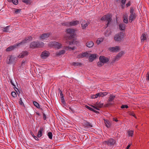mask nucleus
<instances>
[{"mask_svg": "<svg viewBox=\"0 0 149 149\" xmlns=\"http://www.w3.org/2000/svg\"><path fill=\"white\" fill-rule=\"evenodd\" d=\"M59 93L60 94V96H61V98H63V95L62 93V92L61 91L60 89H59Z\"/></svg>", "mask_w": 149, "mask_h": 149, "instance_id": "nucleus-49", "label": "nucleus"}, {"mask_svg": "<svg viewBox=\"0 0 149 149\" xmlns=\"http://www.w3.org/2000/svg\"><path fill=\"white\" fill-rule=\"evenodd\" d=\"M95 97L96 98H97L98 97H100V93H97L95 95Z\"/></svg>", "mask_w": 149, "mask_h": 149, "instance_id": "nucleus-57", "label": "nucleus"}, {"mask_svg": "<svg viewBox=\"0 0 149 149\" xmlns=\"http://www.w3.org/2000/svg\"><path fill=\"white\" fill-rule=\"evenodd\" d=\"M104 64L103 63H102L100 61L97 63V65L99 67H101Z\"/></svg>", "mask_w": 149, "mask_h": 149, "instance_id": "nucleus-40", "label": "nucleus"}, {"mask_svg": "<svg viewBox=\"0 0 149 149\" xmlns=\"http://www.w3.org/2000/svg\"><path fill=\"white\" fill-rule=\"evenodd\" d=\"M42 113L43 115V119L44 120H46L47 119L46 115L45 114L44 112H42Z\"/></svg>", "mask_w": 149, "mask_h": 149, "instance_id": "nucleus-51", "label": "nucleus"}, {"mask_svg": "<svg viewBox=\"0 0 149 149\" xmlns=\"http://www.w3.org/2000/svg\"><path fill=\"white\" fill-rule=\"evenodd\" d=\"M89 56V55L88 53L87 52H86L84 53H82L81 54L78 55V57L79 58H82L84 57H88Z\"/></svg>", "mask_w": 149, "mask_h": 149, "instance_id": "nucleus-18", "label": "nucleus"}, {"mask_svg": "<svg viewBox=\"0 0 149 149\" xmlns=\"http://www.w3.org/2000/svg\"><path fill=\"white\" fill-rule=\"evenodd\" d=\"M61 24L63 26H66L67 27L70 26V22H64L61 23Z\"/></svg>", "mask_w": 149, "mask_h": 149, "instance_id": "nucleus-32", "label": "nucleus"}, {"mask_svg": "<svg viewBox=\"0 0 149 149\" xmlns=\"http://www.w3.org/2000/svg\"><path fill=\"white\" fill-rule=\"evenodd\" d=\"M123 54V52H120L118 53L114 58L111 62V64H113L116 61H118Z\"/></svg>", "mask_w": 149, "mask_h": 149, "instance_id": "nucleus-9", "label": "nucleus"}, {"mask_svg": "<svg viewBox=\"0 0 149 149\" xmlns=\"http://www.w3.org/2000/svg\"><path fill=\"white\" fill-rule=\"evenodd\" d=\"M104 143L109 146H111L114 145L116 143V141L113 139L111 138L107 141H104Z\"/></svg>", "mask_w": 149, "mask_h": 149, "instance_id": "nucleus-8", "label": "nucleus"}, {"mask_svg": "<svg viewBox=\"0 0 149 149\" xmlns=\"http://www.w3.org/2000/svg\"><path fill=\"white\" fill-rule=\"evenodd\" d=\"M104 123L105 126L109 128L111 126V123L109 121L107 120H104Z\"/></svg>", "mask_w": 149, "mask_h": 149, "instance_id": "nucleus-22", "label": "nucleus"}, {"mask_svg": "<svg viewBox=\"0 0 149 149\" xmlns=\"http://www.w3.org/2000/svg\"><path fill=\"white\" fill-rule=\"evenodd\" d=\"M121 108L122 109H124L125 108L127 109L128 108V106L127 105H122Z\"/></svg>", "mask_w": 149, "mask_h": 149, "instance_id": "nucleus-48", "label": "nucleus"}, {"mask_svg": "<svg viewBox=\"0 0 149 149\" xmlns=\"http://www.w3.org/2000/svg\"><path fill=\"white\" fill-rule=\"evenodd\" d=\"M134 131L133 130H130L128 131L127 133L129 136H133Z\"/></svg>", "mask_w": 149, "mask_h": 149, "instance_id": "nucleus-37", "label": "nucleus"}, {"mask_svg": "<svg viewBox=\"0 0 149 149\" xmlns=\"http://www.w3.org/2000/svg\"><path fill=\"white\" fill-rule=\"evenodd\" d=\"M65 52V50H61L59 52H57L56 53V56H59L63 54Z\"/></svg>", "mask_w": 149, "mask_h": 149, "instance_id": "nucleus-24", "label": "nucleus"}, {"mask_svg": "<svg viewBox=\"0 0 149 149\" xmlns=\"http://www.w3.org/2000/svg\"><path fill=\"white\" fill-rule=\"evenodd\" d=\"M17 60V58L12 55H9L7 58L6 63L10 64L15 63Z\"/></svg>", "mask_w": 149, "mask_h": 149, "instance_id": "nucleus-4", "label": "nucleus"}, {"mask_svg": "<svg viewBox=\"0 0 149 149\" xmlns=\"http://www.w3.org/2000/svg\"><path fill=\"white\" fill-rule=\"evenodd\" d=\"M28 53L27 51H25L21 53L18 57L19 58H23L25 56L28 55Z\"/></svg>", "mask_w": 149, "mask_h": 149, "instance_id": "nucleus-17", "label": "nucleus"}, {"mask_svg": "<svg viewBox=\"0 0 149 149\" xmlns=\"http://www.w3.org/2000/svg\"><path fill=\"white\" fill-rule=\"evenodd\" d=\"M44 45V43L43 42H40L37 40L31 42L30 45V47L33 49L41 47Z\"/></svg>", "mask_w": 149, "mask_h": 149, "instance_id": "nucleus-2", "label": "nucleus"}, {"mask_svg": "<svg viewBox=\"0 0 149 149\" xmlns=\"http://www.w3.org/2000/svg\"><path fill=\"white\" fill-rule=\"evenodd\" d=\"M129 114L130 115L133 116L135 118H136V116L135 115V114L134 113L132 112H130Z\"/></svg>", "mask_w": 149, "mask_h": 149, "instance_id": "nucleus-53", "label": "nucleus"}, {"mask_svg": "<svg viewBox=\"0 0 149 149\" xmlns=\"http://www.w3.org/2000/svg\"><path fill=\"white\" fill-rule=\"evenodd\" d=\"M18 46L17 44H15L13 45H12L8 47L6 49V51L7 52H9L11 51H12L13 49H14L15 48Z\"/></svg>", "mask_w": 149, "mask_h": 149, "instance_id": "nucleus-16", "label": "nucleus"}, {"mask_svg": "<svg viewBox=\"0 0 149 149\" xmlns=\"http://www.w3.org/2000/svg\"><path fill=\"white\" fill-rule=\"evenodd\" d=\"M33 104L38 109H40V105L36 101H33Z\"/></svg>", "mask_w": 149, "mask_h": 149, "instance_id": "nucleus-35", "label": "nucleus"}, {"mask_svg": "<svg viewBox=\"0 0 149 149\" xmlns=\"http://www.w3.org/2000/svg\"><path fill=\"white\" fill-rule=\"evenodd\" d=\"M113 120L115 121L116 122H118V120H117L116 118H113Z\"/></svg>", "mask_w": 149, "mask_h": 149, "instance_id": "nucleus-61", "label": "nucleus"}, {"mask_svg": "<svg viewBox=\"0 0 149 149\" xmlns=\"http://www.w3.org/2000/svg\"><path fill=\"white\" fill-rule=\"evenodd\" d=\"M65 49H66V50H68V49H71L72 50H74L75 48L74 47H69V46H66L65 47Z\"/></svg>", "mask_w": 149, "mask_h": 149, "instance_id": "nucleus-41", "label": "nucleus"}, {"mask_svg": "<svg viewBox=\"0 0 149 149\" xmlns=\"http://www.w3.org/2000/svg\"><path fill=\"white\" fill-rule=\"evenodd\" d=\"M10 83L11 84L13 85V86H15V85L14 84V83H13V81L12 80H11L10 81Z\"/></svg>", "mask_w": 149, "mask_h": 149, "instance_id": "nucleus-62", "label": "nucleus"}, {"mask_svg": "<svg viewBox=\"0 0 149 149\" xmlns=\"http://www.w3.org/2000/svg\"><path fill=\"white\" fill-rule=\"evenodd\" d=\"M79 24V21L78 20L73 21L70 22V26H76Z\"/></svg>", "mask_w": 149, "mask_h": 149, "instance_id": "nucleus-19", "label": "nucleus"}, {"mask_svg": "<svg viewBox=\"0 0 149 149\" xmlns=\"http://www.w3.org/2000/svg\"><path fill=\"white\" fill-rule=\"evenodd\" d=\"M61 102L63 104H65L66 103L64 99V97H63V98H61Z\"/></svg>", "mask_w": 149, "mask_h": 149, "instance_id": "nucleus-50", "label": "nucleus"}, {"mask_svg": "<svg viewBox=\"0 0 149 149\" xmlns=\"http://www.w3.org/2000/svg\"><path fill=\"white\" fill-rule=\"evenodd\" d=\"M131 146L130 144H129L126 147V149H129V148Z\"/></svg>", "mask_w": 149, "mask_h": 149, "instance_id": "nucleus-64", "label": "nucleus"}, {"mask_svg": "<svg viewBox=\"0 0 149 149\" xmlns=\"http://www.w3.org/2000/svg\"><path fill=\"white\" fill-rule=\"evenodd\" d=\"M50 35V33H45L42 34L40 37V39L42 40H44L48 38Z\"/></svg>", "mask_w": 149, "mask_h": 149, "instance_id": "nucleus-12", "label": "nucleus"}, {"mask_svg": "<svg viewBox=\"0 0 149 149\" xmlns=\"http://www.w3.org/2000/svg\"><path fill=\"white\" fill-rule=\"evenodd\" d=\"M14 10V12L16 14L20 13L21 10L20 9H15Z\"/></svg>", "mask_w": 149, "mask_h": 149, "instance_id": "nucleus-43", "label": "nucleus"}, {"mask_svg": "<svg viewBox=\"0 0 149 149\" xmlns=\"http://www.w3.org/2000/svg\"><path fill=\"white\" fill-rule=\"evenodd\" d=\"M47 135L50 139H52L53 135L52 132H48L47 133Z\"/></svg>", "mask_w": 149, "mask_h": 149, "instance_id": "nucleus-39", "label": "nucleus"}, {"mask_svg": "<svg viewBox=\"0 0 149 149\" xmlns=\"http://www.w3.org/2000/svg\"><path fill=\"white\" fill-rule=\"evenodd\" d=\"M26 38L27 39V40L28 42L31 40L32 39V37L31 36L27 37H26Z\"/></svg>", "mask_w": 149, "mask_h": 149, "instance_id": "nucleus-44", "label": "nucleus"}, {"mask_svg": "<svg viewBox=\"0 0 149 149\" xmlns=\"http://www.w3.org/2000/svg\"><path fill=\"white\" fill-rule=\"evenodd\" d=\"M80 23L81 24V27L83 29H85L87 26L90 23L86 21L84 19H81L80 21Z\"/></svg>", "mask_w": 149, "mask_h": 149, "instance_id": "nucleus-7", "label": "nucleus"}, {"mask_svg": "<svg viewBox=\"0 0 149 149\" xmlns=\"http://www.w3.org/2000/svg\"><path fill=\"white\" fill-rule=\"evenodd\" d=\"M32 136L34 138V139L36 140H38V138L36 137V136H35V135H34V134H33L32 135Z\"/></svg>", "mask_w": 149, "mask_h": 149, "instance_id": "nucleus-55", "label": "nucleus"}, {"mask_svg": "<svg viewBox=\"0 0 149 149\" xmlns=\"http://www.w3.org/2000/svg\"><path fill=\"white\" fill-rule=\"evenodd\" d=\"M111 30L109 29V30H107L106 32H105L104 33V35L106 36H108L110 35H111Z\"/></svg>", "mask_w": 149, "mask_h": 149, "instance_id": "nucleus-33", "label": "nucleus"}, {"mask_svg": "<svg viewBox=\"0 0 149 149\" xmlns=\"http://www.w3.org/2000/svg\"><path fill=\"white\" fill-rule=\"evenodd\" d=\"M44 129V128L43 127H40V130L38 131L37 135V136L38 137L40 138L42 136V132L43 131Z\"/></svg>", "mask_w": 149, "mask_h": 149, "instance_id": "nucleus-20", "label": "nucleus"}, {"mask_svg": "<svg viewBox=\"0 0 149 149\" xmlns=\"http://www.w3.org/2000/svg\"><path fill=\"white\" fill-rule=\"evenodd\" d=\"M91 106L92 107H93L94 109H96L97 110H99V109L98 108H97V107H96L95 106H93V105H92Z\"/></svg>", "mask_w": 149, "mask_h": 149, "instance_id": "nucleus-60", "label": "nucleus"}, {"mask_svg": "<svg viewBox=\"0 0 149 149\" xmlns=\"http://www.w3.org/2000/svg\"><path fill=\"white\" fill-rule=\"evenodd\" d=\"M108 103L106 104V107H108L109 105H111L112 104L110 102H108Z\"/></svg>", "mask_w": 149, "mask_h": 149, "instance_id": "nucleus-56", "label": "nucleus"}, {"mask_svg": "<svg viewBox=\"0 0 149 149\" xmlns=\"http://www.w3.org/2000/svg\"><path fill=\"white\" fill-rule=\"evenodd\" d=\"M94 43L92 41H89L87 42L86 45L88 47H91L93 45Z\"/></svg>", "mask_w": 149, "mask_h": 149, "instance_id": "nucleus-25", "label": "nucleus"}, {"mask_svg": "<svg viewBox=\"0 0 149 149\" xmlns=\"http://www.w3.org/2000/svg\"><path fill=\"white\" fill-rule=\"evenodd\" d=\"M82 124L84 126L85 128H91L93 127V125L91 123L85 120H83Z\"/></svg>", "mask_w": 149, "mask_h": 149, "instance_id": "nucleus-10", "label": "nucleus"}, {"mask_svg": "<svg viewBox=\"0 0 149 149\" xmlns=\"http://www.w3.org/2000/svg\"><path fill=\"white\" fill-rule=\"evenodd\" d=\"M126 0H121V2L124 5L125 4V2Z\"/></svg>", "mask_w": 149, "mask_h": 149, "instance_id": "nucleus-58", "label": "nucleus"}, {"mask_svg": "<svg viewBox=\"0 0 149 149\" xmlns=\"http://www.w3.org/2000/svg\"><path fill=\"white\" fill-rule=\"evenodd\" d=\"M124 36V33L120 32L115 35L114 39L116 41H120L123 39Z\"/></svg>", "mask_w": 149, "mask_h": 149, "instance_id": "nucleus-6", "label": "nucleus"}, {"mask_svg": "<svg viewBox=\"0 0 149 149\" xmlns=\"http://www.w3.org/2000/svg\"><path fill=\"white\" fill-rule=\"evenodd\" d=\"M86 108L88 109H89L91 111H94V109H93V108H91V107H90L86 105Z\"/></svg>", "mask_w": 149, "mask_h": 149, "instance_id": "nucleus-47", "label": "nucleus"}, {"mask_svg": "<svg viewBox=\"0 0 149 149\" xmlns=\"http://www.w3.org/2000/svg\"><path fill=\"white\" fill-rule=\"evenodd\" d=\"M11 94L12 96L13 97H17V95L16 93L14 91H13L11 92Z\"/></svg>", "mask_w": 149, "mask_h": 149, "instance_id": "nucleus-42", "label": "nucleus"}, {"mask_svg": "<svg viewBox=\"0 0 149 149\" xmlns=\"http://www.w3.org/2000/svg\"><path fill=\"white\" fill-rule=\"evenodd\" d=\"M123 22L126 24L128 23V20L127 18V15H123Z\"/></svg>", "mask_w": 149, "mask_h": 149, "instance_id": "nucleus-29", "label": "nucleus"}, {"mask_svg": "<svg viewBox=\"0 0 149 149\" xmlns=\"http://www.w3.org/2000/svg\"><path fill=\"white\" fill-rule=\"evenodd\" d=\"M69 109L73 113H74L75 112L74 110L72 107H69Z\"/></svg>", "mask_w": 149, "mask_h": 149, "instance_id": "nucleus-54", "label": "nucleus"}, {"mask_svg": "<svg viewBox=\"0 0 149 149\" xmlns=\"http://www.w3.org/2000/svg\"><path fill=\"white\" fill-rule=\"evenodd\" d=\"M28 42L27 40V39L25 38L24 40H23L22 42L18 43H17L18 46H20L22 45H24L26 43Z\"/></svg>", "mask_w": 149, "mask_h": 149, "instance_id": "nucleus-26", "label": "nucleus"}, {"mask_svg": "<svg viewBox=\"0 0 149 149\" xmlns=\"http://www.w3.org/2000/svg\"><path fill=\"white\" fill-rule=\"evenodd\" d=\"M95 97V95H93L91 96V98H92V99H95V98H96V97Z\"/></svg>", "mask_w": 149, "mask_h": 149, "instance_id": "nucleus-63", "label": "nucleus"}, {"mask_svg": "<svg viewBox=\"0 0 149 149\" xmlns=\"http://www.w3.org/2000/svg\"><path fill=\"white\" fill-rule=\"evenodd\" d=\"M71 65L74 67L81 66L82 65V63H78L77 62H73L71 63Z\"/></svg>", "mask_w": 149, "mask_h": 149, "instance_id": "nucleus-23", "label": "nucleus"}, {"mask_svg": "<svg viewBox=\"0 0 149 149\" xmlns=\"http://www.w3.org/2000/svg\"><path fill=\"white\" fill-rule=\"evenodd\" d=\"M49 55V52L45 51L42 52L41 55V57L43 59H45L48 57Z\"/></svg>", "mask_w": 149, "mask_h": 149, "instance_id": "nucleus-13", "label": "nucleus"}, {"mask_svg": "<svg viewBox=\"0 0 149 149\" xmlns=\"http://www.w3.org/2000/svg\"><path fill=\"white\" fill-rule=\"evenodd\" d=\"M130 5V2L129 1L126 4V7H128Z\"/></svg>", "mask_w": 149, "mask_h": 149, "instance_id": "nucleus-59", "label": "nucleus"}, {"mask_svg": "<svg viewBox=\"0 0 149 149\" xmlns=\"http://www.w3.org/2000/svg\"><path fill=\"white\" fill-rule=\"evenodd\" d=\"M99 61H100L104 64L108 62L109 61V59L104 56H100L99 58Z\"/></svg>", "mask_w": 149, "mask_h": 149, "instance_id": "nucleus-11", "label": "nucleus"}, {"mask_svg": "<svg viewBox=\"0 0 149 149\" xmlns=\"http://www.w3.org/2000/svg\"><path fill=\"white\" fill-rule=\"evenodd\" d=\"M22 1L24 3L28 4L29 3L30 0H22Z\"/></svg>", "mask_w": 149, "mask_h": 149, "instance_id": "nucleus-45", "label": "nucleus"}, {"mask_svg": "<svg viewBox=\"0 0 149 149\" xmlns=\"http://www.w3.org/2000/svg\"><path fill=\"white\" fill-rule=\"evenodd\" d=\"M115 98V96L112 95L111 94L109 97V98L108 100V102H112Z\"/></svg>", "mask_w": 149, "mask_h": 149, "instance_id": "nucleus-21", "label": "nucleus"}, {"mask_svg": "<svg viewBox=\"0 0 149 149\" xmlns=\"http://www.w3.org/2000/svg\"><path fill=\"white\" fill-rule=\"evenodd\" d=\"M146 79L148 81H149V72H147L146 75Z\"/></svg>", "mask_w": 149, "mask_h": 149, "instance_id": "nucleus-52", "label": "nucleus"}, {"mask_svg": "<svg viewBox=\"0 0 149 149\" xmlns=\"http://www.w3.org/2000/svg\"><path fill=\"white\" fill-rule=\"evenodd\" d=\"M8 1L9 2H12L15 5H17L18 3V0H8Z\"/></svg>", "mask_w": 149, "mask_h": 149, "instance_id": "nucleus-34", "label": "nucleus"}, {"mask_svg": "<svg viewBox=\"0 0 149 149\" xmlns=\"http://www.w3.org/2000/svg\"><path fill=\"white\" fill-rule=\"evenodd\" d=\"M104 40V38H98L97 39L96 41V43L97 44L99 45L100 43L103 41Z\"/></svg>", "mask_w": 149, "mask_h": 149, "instance_id": "nucleus-38", "label": "nucleus"}, {"mask_svg": "<svg viewBox=\"0 0 149 149\" xmlns=\"http://www.w3.org/2000/svg\"><path fill=\"white\" fill-rule=\"evenodd\" d=\"M147 35H146L144 33H143L142 34V35L141 37V41H143L146 40L147 39Z\"/></svg>", "mask_w": 149, "mask_h": 149, "instance_id": "nucleus-27", "label": "nucleus"}, {"mask_svg": "<svg viewBox=\"0 0 149 149\" xmlns=\"http://www.w3.org/2000/svg\"><path fill=\"white\" fill-rule=\"evenodd\" d=\"M130 15L129 20L130 23H132L133 21L135 19L136 17V15L134 12V8L131 7L130 10Z\"/></svg>", "mask_w": 149, "mask_h": 149, "instance_id": "nucleus-3", "label": "nucleus"}, {"mask_svg": "<svg viewBox=\"0 0 149 149\" xmlns=\"http://www.w3.org/2000/svg\"><path fill=\"white\" fill-rule=\"evenodd\" d=\"M66 33L68 35V36L66 37V39L67 40H72L71 41H68L67 42L68 44L70 45L76 44V42H77L75 41L74 39H73L75 36V30L74 29L68 28L66 30Z\"/></svg>", "mask_w": 149, "mask_h": 149, "instance_id": "nucleus-1", "label": "nucleus"}, {"mask_svg": "<svg viewBox=\"0 0 149 149\" xmlns=\"http://www.w3.org/2000/svg\"><path fill=\"white\" fill-rule=\"evenodd\" d=\"M96 57V54H92L89 56V59L90 61H92Z\"/></svg>", "mask_w": 149, "mask_h": 149, "instance_id": "nucleus-30", "label": "nucleus"}, {"mask_svg": "<svg viewBox=\"0 0 149 149\" xmlns=\"http://www.w3.org/2000/svg\"><path fill=\"white\" fill-rule=\"evenodd\" d=\"M109 50L113 52H117L120 49L119 47L116 46L113 47H110L109 49Z\"/></svg>", "mask_w": 149, "mask_h": 149, "instance_id": "nucleus-15", "label": "nucleus"}, {"mask_svg": "<svg viewBox=\"0 0 149 149\" xmlns=\"http://www.w3.org/2000/svg\"><path fill=\"white\" fill-rule=\"evenodd\" d=\"M99 93L100 95V96L102 97L106 96L108 93L107 92H100Z\"/></svg>", "mask_w": 149, "mask_h": 149, "instance_id": "nucleus-36", "label": "nucleus"}, {"mask_svg": "<svg viewBox=\"0 0 149 149\" xmlns=\"http://www.w3.org/2000/svg\"><path fill=\"white\" fill-rule=\"evenodd\" d=\"M52 44L56 48L59 49L62 47V45L60 43L56 42H52Z\"/></svg>", "mask_w": 149, "mask_h": 149, "instance_id": "nucleus-14", "label": "nucleus"}, {"mask_svg": "<svg viewBox=\"0 0 149 149\" xmlns=\"http://www.w3.org/2000/svg\"><path fill=\"white\" fill-rule=\"evenodd\" d=\"M111 17L112 16L111 15H106L103 16L101 18V20L107 21V23L106 24L107 26L105 28L108 26L109 24L111 22L112 20Z\"/></svg>", "mask_w": 149, "mask_h": 149, "instance_id": "nucleus-5", "label": "nucleus"}, {"mask_svg": "<svg viewBox=\"0 0 149 149\" xmlns=\"http://www.w3.org/2000/svg\"><path fill=\"white\" fill-rule=\"evenodd\" d=\"M10 26H8L4 27H3V31L4 32H9V28Z\"/></svg>", "mask_w": 149, "mask_h": 149, "instance_id": "nucleus-31", "label": "nucleus"}, {"mask_svg": "<svg viewBox=\"0 0 149 149\" xmlns=\"http://www.w3.org/2000/svg\"><path fill=\"white\" fill-rule=\"evenodd\" d=\"M125 24L121 23L119 25V29L121 31L124 30L125 29Z\"/></svg>", "mask_w": 149, "mask_h": 149, "instance_id": "nucleus-28", "label": "nucleus"}, {"mask_svg": "<svg viewBox=\"0 0 149 149\" xmlns=\"http://www.w3.org/2000/svg\"><path fill=\"white\" fill-rule=\"evenodd\" d=\"M19 104L21 105H24V104L23 103L22 101V98H20L19 99Z\"/></svg>", "mask_w": 149, "mask_h": 149, "instance_id": "nucleus-46", "label": "nucleus"}]
</instances>
